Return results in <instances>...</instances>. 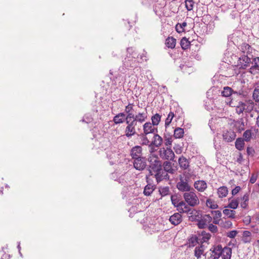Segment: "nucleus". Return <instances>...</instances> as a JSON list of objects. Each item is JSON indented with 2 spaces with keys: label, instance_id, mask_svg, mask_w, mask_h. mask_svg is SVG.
<instances>
[{
  "label": "nucleus",
  "instance_id": "obj_1",
  "mask_svg": "<svg viewBox=\"0 0 259 259\" xmlns=\"http://www.w3.org/2000/svg\"><path fill=\"white\" fill-rule=\"evenodd\" d=\"M191 182V175L184 172L182 175L180 176L179 181L177 183V188L181 192L190 191L193 189L190 184Z\"/></svg>",
  "mask_w": 259,
  "mask_h": 259
},
{
  "label": "nucleus",
  "instance_id": "obj_2",
  "mask_svg": "<svg viewBox=\"0 0 259 259\" xmlns=\"http://www.w3.org/2000/svg\"><path fill=\"white\" fill-rule=\"evenodd\" d=\"M185 201L191 207L198 206L200 204L199 199L194 189L183 194Z\"/></svg>",
  "mask_w": 259,
  "mask_h": 259
},
{
  "label": "nucleus",
  "instance_id": "obj_3",
  "mask_svg": "<svg viewBox=\"0 0 259 259\" xmlns=\"http://www.w3.org/2000/svg\"><path fill=\"white\" fill-rule=\"evenodd\" d=\"M125 123L126 126L124 130L125 136L130 138L136 134V127L138 122L134 119L132 120V118H125Z\"/></svg>",
  "mask_w": 259,
  "mask_h": 259
},
{
  "label": "nucleus",
  "instance_id": "obj_4",
  "mask_svg": "<svg viewBox=\"0 0 259 259\" xmlns=\"http://www.w3.org/2000/svg\"><path fill=\"white\" fill-rule=\"evenodd\" d=\"M142 148L140 146H135L133 147L130 151V155L135 162H143L145 157L142 153Z\"/></svg>",
  "mask_w": 259,
  "mask_h": 259
},
{
  "label": "nucleus",
  "instance_id": "obj_5",
  "mask_svg": "<svg viewBox=\"0 0 259 259\" xmlns=\"http://www.w3.org/2000/svg\"><path fill=\"white\" fill-rule=\"evenodd\" d=\"M160 155L163 159L172 160L176 162V160H174L175 154L170 148H167L166 149L164 148L161 149L160 150Z\"/></svg>",
  "mask_w": 259,
  "mask_h": 259
},
{
  "label": "nucleus",
  "instance_id": "obj_6",
  "mask_svg": "<svg viewBox=\"0 0 259 259\" xmlns=\"http://www.w3.org/2000/svg\"><path fill=\"white\" fill-rule=\"evenodd\" d=\"M239 64L240 65V68L245 69L249 66L250 63L252 62L251 59L247 55H242L239 58Z\"/></svg>",
  "mask_w": 259,
  "mask_h": 259
},
{
  "label": "nucleus",
  "instance_id": "obj_7",
  "mask_svg": "<svg viewBox=\"0 0 259 259\" xmlns=\"http://www.w3.org/2000/svg\"><path fill=\"white\" fill-rule=\"evenodd\" d=\"M150 122H146L143 125V133L146 135L157 133V128Z\"/></svg>",
  "mask_w": 259,
  "mask_h": 259
},
{
  "label": "nucleus",
  "instance_id": "obj_8",
  "mask_svg": "<svg viewBox=\"0 0 259 259\" xmlns=\"http://www.w3.org/2000/svg\"><path fill=\"white\" fill-rule=\"evenodd\" d=\"M190 206L184 201H181L177 203L175 207L177 208V210L181 213H188L190 210Z\"/></svg>",
  "mask_w": 259,
  "mask_h": 259
},
{
  "label": "nucleus",
  "instance_id": "obj_9",
  "mask_svg": "<svg viewBox=\"0 0 259 259\" xmlns=\"http://www.w3.org/2000/svg\"><path fill=\"white\" fill-rule=\"evenodd\" d=\"M222 249L223 248L221 245L213 246L210 249V251L212 252L211 256L214 259H218L221 256Z\"/></svg>",
  "mask_w": 259,
  "mask_h": 259
},
{
  "label": "nucleus",
  "instance_id": "obj_10",
  "mask_svg": "<svg viewBox=\"0 0 259 259\" xmlns=\"http://www.w3.org/2000/svg\"><path fill=\"white\" fill-rule=\"evenodd\" d=\"M207 187L206 183L203 180H198L194 183V187L200 192H204L206 189Z\"/></svg>",
  "mask_w": 259,
  "mask_h": 259
},
{
  "label": "nucleus",
  "instance_id": "obj_11",
  "mask_svg": "<svg viewBox=\"0 0 259 259\" xmlns=\"http://www.w3.org/2000/svg\"><path fill=\"white\" fill-rule=\"evenodd\" d=\"M123 66L128 69L130 67H134L137 65L135 59L133 57H127L123 61Z\"/></svg>",
  "mask_w": 259,
  "mask_h": 259
},
{
  "label": "nucleus",
  "instance_id": "obj_12",
  "mask_svg": "<svg viewBox=\"0 0 259 259\" xmlns=\"http://www.w3.org/2000/svg\"><path fill=\"white\" fill-rule=\"evenodd\" d=\"M238 48L243 53V55H250L252 53L253 50L251 46L246 42L242 43Z\"/></svg>",
  "mask_w": 259,
  "mask_h": 259
},
{
  "label": "nucleus",
  "instance_id": "obj_13",
  "mask_svg": "<svg viewBox=\"0 0 259 259\" xmlns=\"http://www.w3.org/2000/svg\"><path fill=\"white\" fill-rule=\"evenodd\" d=\"M223 137L225 141L230 142L235 140L236 134L232 130L227 131L223 134Z\"/></svg>",
  "mask_w": 259,
  "mask_h": 259
},
{
  "label": "nucleus",
  "instance_id": "obj_14",
  "mask_svg": "<svg viewBox=\"0 0 259 259\" xmlns=\"http://www.w3.org/2000/svg\"><path fill=\"white\" fill-rule=\"evenodd\" d=\"M180 213H181L180 212H177L170 216L169 220L172 224L174 225H178L181 223L182 221V215Z\"/></svg>",
  "mask_w": 259,
  "mask_h": 259
},
{
  "label": "nucleus",
  "instance_id": "obj_15",
  "mask_svg": "<svg viewBox=\"0 0 259 259\" xmlns=\"http://www.w3.org/2000/svg\"><path fill=\"white\" fill-rule=\"evenodd\" d=\"M162 166L160 163H152L149 166V172L151 175L157 173L160 170H162Z\"/></svg>",
  "mask_w": 259,
  "mask_h": 259
},
{
  "label": "nucleus",
  "instance_id": "obj_16",
  "mask_svg": "<svg viewBox=\"0 0 259 259\" xmlns=\"http://www.w3.org/2000/svg\"><path fill=\"white\" fill-rule=\"evenodd\" d=\"M132 118L135 120L138 123H142L147 119V113L146 112L139 113L135 116L134 115V117H132Z\"/></svg>",
  "mask_w": 259,
  "mask_h": 259
},
{
  "label": "nucleus",
  "instance_id": "obj_17",
  "mask_svg": "<svg viewBox=\"0 0 259 259\" xmlns=\"http://www.w3.org/2000/svg\"><path fill=\"white\" fill-rule=\"evenodd\" d=\"M125 113L120 112L113 117V121L116 124L122 123L125 120Z\"/></svg>",
  "mask_w": 259,
  "mask_h": 259
},
{
  "label": "nucleus",
  "instance_id": "obj_18",
  "mask_svg": "<svg viewBox=\"0 0 259 259\" xmlns=\"http://www.w3.org/2000/svg\"><path fill=\"white\" fill-rule=\"evenodd\" d=\"M154 134V135L153 137V139L150 143V145L154 146L156 147H158L161 145L163 139L159 135L156 134V133Z\"/></svg>",
  "mask_w": 259,
  "mask_h": 259
},
{
  "label": "nucleus",
  "instance_id": "obj_19",
  "mask_svg": "<svg viewBox=\"0 0 259 259\" xmlns=\"http://www.w3.org/2000/svg\"><path fill=\"white\" fill-rule=\"evenodd\" d=\"M252 240L251 233L249 231H244L243 232L242 240L245 243H249Z\"/></svg>",
  "mask_w": 259,
  "mask_h": 259
},
{
  "label": "nucleus",
  "instance_id": "obj_20",
  "mask_svg": "<svg viewBox=\"0 0 259 259\" xmlns=\"http://www.w3.org/2000/svg\"><path fill=\"white\" fill-rule=\"evenodd\" d=\"M232 255V249L230 247H225L222 249V259H230Z\"/></svg>",
  "mask_w": 259,
  "mask_h": 259
},
{
  "label": "nucleus",
  "instance_id": "obj_21",
  "mask_svg": "<svg viewBox=\"0 0 259 259\" xmlns=\"http://www.w3.org/2000/svg\"><path fill=\"white\" fill-rule=\"evenodd\" d=\"M252 63L254 64L250 68L249 72L251 74H254V71L259 69V57H256L252 59Z\"/></svg>",
  "mask_w": 259,
  "mask_h": 259
},
{
  "label": "nucleus",
  "instance_id": "obj_22",
  "mask_svg": "<svg viewBox=\"0 0 259 259\" xmlns=\"http://www.w3.org/2000/svg\"><path fill=\"white\" fill-rule=\"evenodd\" d=\"M165 44L167 48L174 49L176 44V39L172 36H169L166 39Z\"/></svg>",
  "mask_w": 259,
  "mask_h": 259
},
{
  "label": "nucleus",
  "instance_id": "obj_23",
  "mask_svg": "<svg viewBox=\"0 0 259 259\" xmlns=\"http://www.w3.org/2000/svg\"><path fill=\"white\" fill-rule=\"evenodd\" d=\"M245 109V112H250L252 111L254 108L255 104L254 102L251 100H249L247 101L245 103H244Z\"/></svg>",
  "mask_w": 259,
  "mask_h": 259
},
{
  "label": "nucleus",
  "instance_id": "obj_24",
  "mask_svg": "<svg viewBox=\"0 0 259 259\" xmlns=\"http://www.w3.org/2000/svg\"><path fill=\"white\" fill-rule=\"evenodd\" d=\"M134 104L129 103L128 105L125 106V112L127 113L125 118H132L134 117V114L132 113L133 110Z\"/></svg>",
  "mask_w": 259,
  "mask_h": 259
},
{
  "label": "nucleus",
  "instance_id": "obj_25",
  "mask_svg": "<svg viewBox=\"0 0 259 259\" xmlns=\"http://www.w3.org/2000/svg\"><path fill=\"white\" fill-rule=\"evenodd\" d=\"M233 93L236 94V92H234L232 88L229 87H225L224 88L223 91L221 94L223 97H230Z\"/></svg>",
  "mask_w": 259,
  "mask_h": 259
},
{
  "label": "nucleus",
  "instance_id": "obj_26",
  "mask_svg": "<svg viewBox=\"0 0 259 259\" xmlns=\"http://www.w3.org/2000/svg\"><path fill=\"white\" fill-rule=\"evenodd\" d=\"M228 190L226 187L222 186L218 189V194L220 198H224L227 196Z\"/></svg>",
  "mask_w": 259,
  "mask_h": 259
},
{
  "label": "nucleus",
  "instance_id": "obj_27",
  "mask_svg": "<svg viewBox=\"0 0 259 259\" xmlns=\"http://www.w3.org/2000/svg\"><path fill=\"white\" fill-rule=\"evenodd\" d=\"M172 163H163V167L164 169H163L164 171L168 172L170 173H173L174 171H175L176 167V166H172L171 165Z\"/></svg>",
  "mask_w": 259,
  "mask_h": 259
},
{
  "label": "nucleus",
  "instance_id": "obj_28",
  "mask_svg": "<svg viewBox=\"0 0 259 259\" xmlns=\"http://www.w3.org/2000/svg\"><path fill=\"white\" fill-rule=\"evenodd\" d=\"M204 252V248L203 245L196 247L194 250V255L199 259L201 257V255Z\"/></svg>",
  "mask_w": 259,
  "mask_h": 259
},
{
  "label": "nucleus",
  "instance_id": "obj_29",
  "mask_svg": "<svg viewBox=\"0 0 259 259\" xmlns=\"http://www.w3.org/2000/svg\"><path fill=\"white\" fill-rule=\"evenodd\" d=\"M157 182L162 181L166 176L167 174L164 170H160L157 173L154 174Z\"/></svg>",
  "mask_w": 259,
  "mask_h": 259
},
{
  "label": "nucleus",
  "instance_id": "obj_30",
  "mask_svg": "<svg viewBox=\"0 0 259 259\" xmlns=\"http://www.w3.org/2000/svg\"><path fill=\"white\" fill-rule=\"evenodd\" d=\"M184 134V130L181 127H177L174 130V136L175 138H182L183 137Z\"/></svg>",
  "mask_w": 259,
  "mask_h": 259
},
{
  "label": "nucleus",
  "instance_id": "obj_31",
  "mask_svg": "<svg viewBox=\"0 0 259 259\" xmlns=\"http://www.w3.org/2000/svg\"><path fill=\"white\" fill-rule=\"evenodd\" d=\"M206 205L208 207L212 209H216L218 207V205L217 202L214 200L210 198L206 200Z\"/></svg>",
  "mask_w": 259,
  "mask_h": 259
},
{
  "label": "nucleus",
  "instance_id": "obj_32",
  "mask_svg": "<svg viewBox=\"0 0 259 259\" xmlns=\"http://www.w3.org/2000/svg\"><path fill=\"white\" fill-rule=\"evenodd\" d=\"M147 135L144 133H141L139 135L140 139H141V144L143 145H150V141L148 139Z\"/></svg>",
  "mask_w": 259,
  "mask_h": 259
},
{
  "label": "nucleus",
  "instance_id": "obj_33",
  "mask_svg": "<svg viewBox=\"0 0 259 259\" xmlns=\"http://www.w3.org/2000/svg\"><path fill=\"white\" fill-rule=\"evenodd\" d=\"M187 213L189 214V219L192 221L197 219V218L198 217L199 212L197 210L194 209H191L190 208V212Z\"/></svg>",
  "mask_w": 259,
  "mask_h": 259
},
{
  "label": "nucleus",
  "instance_id": "obj_34",
  "mask_svg": "<svg viewBox=\"0 0 259 259\" xmlns=\"http://www.w3.org/2000/svg\"><path fill=\"white\" fill-rule=\"evenodd\" d=\"M223 212L225 215H227L229 218H235L236 211L235 210L229 209H225L223 210Z\"/></svg>",
  "mask_w": 259,
  "mask_h": 259
},
{
  "label": "nucleus",
  "instance_id": "obj_35",
  "mask_svg": "<svg viewBox=\"0 0 259 259\" xmlns=\"http://www.w3.org/2000/svg\"><path fill=\"white\" fill-rule=\"evenodd\" d=\"M244 146V140L241 138H238L235 142V147L239 150H241Z\"/></svg>",
  "mask_w": 259,
  "mask_h": 259
},
{
  "label": "nucleus",
  "instance_id": "obj_36",
  "mask_svg": "<svg viewBox=\"0 0 259 259\" xmlns=\"http://www.w3.org/2000/svg\"><path fill=\"white\" fill-rule=\"evenodd\" d=\"M187 23L186 22H184L182 23H178L176 25V27H175L176 31L179 33H180L182 32H184V30H185L184 28L187 26Z\"/></svg>",
  "mask_w": 259,
  "mask_h": 259
},
{
  "label": "nucleus",
  "instance_id": "obj_37",
  "mask_svg": "<svg viewBox=\"0 0 259 259\" xmlns=\"http://www.w3.org/2000/svg\"><path fill=\"white\" fill-rule=\"evenodd\" d=\"M190 42L185 37H183L181 40V46L183 50L187 49L190 46Z\"/></svg>",
  "mask_w": 259,
  "mask_h": 259
},
{
  "label": "nucleus",
  "instance_id": "obj_38",
  "mask_svg": "<svg viewBox=\"0 0 259 259\" xmlns=\"http://www.w3.org/2000/svg\"><path fill=\"white\" fill-rule=\"evenodd\" d=\"M220 226L225 229H229L232 227V223L229 220H222L220 223Z\"/></svg>",
  "mask_w": 259,
  "mask_h": 259
},
{
  "label": "nucleus",
  "instance_id": "obj_39",
  "mask_svg": "<svg viewBox=\"0 0 259 259\" xmlns=\"http://www.w3.org/2000/svg\"><path fill=\"white\" fill-rule=\"evenodd\" d=\"M160 119L161 116L159 114L156 113L151 117L152 123L153 125H157L159 124Z\"/></svg>",
  "mask_w": 259,
  "mask_h": 259
},
{
  "label": "nucleus",
  "instance_id": "obj_40",
  "mask_svg": "<svg viewBox=\"0 0 259 259\" xmlns=\"http://www.w3.org/2000/svg\"><path fill=\"white\" fill-rule=\"evenodd\" d=\"M245 104L244 102H239L238 103V105L236 106V112L238 114H241L243 112V111L245 112V109L244 107Z\"/></svg>",
  "mask_w": 259,
  "mask_h": 259
},
{
  "label": "nucleus",
  "instance_id": "obj_41",
  "mask_svg": "<svg viewBox=\"0 0 259 259\" xmlns=\"http://www.w3.org/2000/svg\"><path fill=\"white\" fill-rule=\"evenodd\" d=\"M185 7L187 9V10L189 11H191L193 10L194 5V2L193 0H186L185 1Z\"/></svg>",
  "mask_w": 259,
  "mask_h": 259
},
{
  "label": "nucleus",
  "instance_id": "obj_42",
  "mask_svg": "<svg viewBox=\"0 0 259 259\" xmlns=\"http://www.w3.org/2000/svg\"><path fill=\"white\" fill-rule=\"evenodd\" d=\"M201 235L202 236L201 241L202 243L207 242L211 237V235L204 231H202Z\"/></svg>",
  "mask_w": 259,
  "mask_h": 259
},
{
  "label": "nucleus",
  "instance_id": "obj_43",
  "mask_svg": "<svg viewBox=\"0 0 259 259\" xmlns=\"http://www.w3.org/2000/svg\"><path fill=\"white\" fill-rule=\"evenodd\" d=\"M243 139L246 141H249L252 137V132L250 130H247L243 133Z\"/></svg>",
  "mask_w": 259,
  "mask_h": 259
},
{
  "label": "nucleus",
  "instance_id": "obj_44",
  "mask_svg": "<svg viewBox=\"0 0 259 259\" xmlns=\"http://www.w3.org/2000/svg\"><path fill=\"white\" fill-rule=\"evenodd\" d=\"M238 204L239 201L237 199H233L230 202L227 207L234 209L237 208Z\"/></svg>",
  "mask_w": 259,
  "mask_h": 259
},
{
  "label": "nucleus",
  "instance_id": "obj_45",
  "mask_svg": "<svg viewBox=\"0 0 259 259\" xmlns=\"http://www.w3.org/2000/svg\"><path fill=\"white\" fill-rule=\"evenodd\" d=\"M253 99L256 101H259V85L256 87L252 94Z\"/></svg>",
  "mask_w": 259,
  "mask_h": 259
},
{
  "label": "nucleus",
  "instance_id": "obj_46",
  "mask_svg": "<svg viewBox=\"0 0 259 259\" xmlns=\"http://www.w3.org/2000/svg\"><path fill=\"white\" fill-rule=\"evenodd\" d=\"M174 116H175V114H174V112H170L165 120V126L166 128L171 123L172 119Z\"/></svg>",
  "mask_w": 259,
  "mask_h": 259
},
{
  "label": "nucleus",
  "instance_id": "obj_47",
  "mask_svg": "<svg viewBox=\"0 0 259 259\" xmlns=\"http://www.w3.org/2000/svg\"><path fill=\"white\" fill-rule=\"evenodd\" d=\"M153 190V186L148 185L145 187L144 193L145 195L149 196L152 193Z\"/></svg>",
  "mask_w": 259,
  "mask_h": 259
},
{
  "label": "nucleus",
  "instance_id": "obj_48",
  "mask_svg": "<svg viewBox=\"0 0 259 259\" xmlns=\"http://www.w3.org/2000/svg\"><path fill=\"white\" fill-rule=\"evenodd\" d=\"M172 142V137L171 136L169 137H164V144L165 146L168 147V148H171V144Z\"/></svg>",
  "mask_w": 259,
  "mask_h": 259
},
{
  "label": "nucleus",
  "instance_id": "obj_49",
  "mask_svg": "<svg viewBox=\"0 0 259 259\" xmlns=\"http://www.w3.org/2000/svg\"><path fill=\"white\" fill-rule=\"evenodd\" d=\"M243 201L241 203V207L243 208H246L248 205V196L247 195H244L242 198Z\"/></svg>",
  "mask_w": 259,
  "mask_h": 259
},
{
  "label": "nucleus",
  "instance_id": "obj_50",
  "mask_svg": "<svg viewBox=\"0 0 259 259\" xmlns=\"http://www.w3.org/2000/svg\"><path fill=\"white\" fill-rule=\"evenodd\" d=\"M135 168L138 170H143L146 167V163H133Z\"/></svg>",
  "mask_w": 259,
  "mask_h": 259
},
{
  "label": "nucleus",
  "instance_id": "obj_51",
  "mask_svg": "<svg viewBox=\"0 0 259 259\" xmlns=\"http://www.w3.org/2000/svg\"><path fill=\"white\" fill-rule=\"evenodd\" d=\"M160 194L162 196H166L167 195L169 191V188L168 187H165L163 188H160L159 190Z\"/></svg>",
  "mask_w": 259,
  "mask_h": 259
},
{
  "label": "nucleus",
  "instance_id": "obj_52",
  "mask_svg": "<svg viewBox=\"0 0 259 259\" xmlns=\"http://www.w3.org/2000/svg\"><path fill=\"white\" fill-rule=\"evenodd\" d=\"M202 219L203 220V221L205 222L207 224H210V223L212 221V218L211 216L210 215V214H205L203 216Z\"/></svg>",
  "mask_w": 259,
  "mask_h": 259
},
{
  "label": "nucleus",
  "instance_id": "obj_53",
  "mask_svg": "<svg viewBox=\"0 0 259 259\" xmlns=\"http://www.w3.org/2000/svg\"><path fill=\"white\" fill-rule=\"evenodd\" d=\"M208 229L212 233H216L218 231V229L217 226L212 224H209L208 226Z\"/></svg>",
  "mask_w": 259,
  "mask_h": 259
},
{
  "label": "nucleus",
  "instance_id": "obj_54",
  "mask_svg": "<svg viewBox=\"0 0 259 259\" xmlns=\"http://www.w3.org/2000/svg\"><path fill=\"white\" fill-rule=\"evenodd\" d=\"M211 213L213 215L212 218L221 219L222 217V213L220 210H212Z\"/></svg>",
  "mask_w": 259,
  "mask_h": 259
},
{
  "label": "nucleus",
  "instance_id": "obj_55",
  "mask_svg": "<svg viewBox=\"0 0 259 259\" xmlns=\"http://www.w3.org/2000/svg\"><path fill=\"white\" fill-rule=\"evenodd\" d=\"M198 242L197 238L196 236L192 237L189 239L190 246H194Z\"/></svg>",
  "mask_w": 259,
  "mask_h": 259
},
{
  "label": "nucleus",
  "instance_id": "obj_56",
  "mask_svg": "<svg viewBox=\"0 0 259 259\" xmlns=\"http://www.w3.org/2000/svg\"><path fill=\"white\" fill-rule=\"evenodd\" d=\"M207 224L203 221V220L201 219L200 220H199L198 222V226L200 229H203L205 228Z\"/></svg>",
  "mask_w": 259,
  "mask_h": 259
},
{
  "label": "nucleus",
  "instance_id": "obj_57",
  "mask_svg": "<svg viewBox=\"0 0 259 259\" xmlns=\"http://www.w3.org/2000/svg\"><path fill=\"white\" fill-rule=\"evenodd\" d=\"M237 231L233 230L228 233L227 236L230 238H234L237 234Z\"/></svg>",
  "mask_w": 259,
  "mask_h": 259
},
{
  "label": "nucleus",
  "instance_id": "obj_58",
  "mask_svg": "<svg viewBox=\"0 0 259 259\" xmlns=\"http://www.w3.org/2000/svg\"><path fill=\"white\" fill-rule=\"evenodd\" d=\"M246 152L247 154L251 156H253L255 153V151L252 147H247Z\"/></svg>",
  "mask_w": 259,
  "mask_h": 259
},
{
  "label": "nucleus",
  "instance_id": "obj_59",
  "mask_svg": "<svg viewBox=\"0 0 259 259\" xmlns=\"http://www.w3.org/2000/svg\"><path fill=\"white\" fill-rule=\"evenodd\" d=\"M240 190V187L239 186H236L234 189H233L232 191V194L233 195H235L237 194L239 191Z\"/></svg>",
  "mask_w": 259,
  "mask_h": 259
},
{
  "label": "nucleus",
  "instance_id": "obj_60",
  "mask_svg": "<svg viewBox=\"0 0 259 259\" xmlns=\"http://www.w3.org/2000/svg\"><path fill=\"white\" fill-rule=\"evenodd\" d=\"M257 175H255V174H252L250 179V182L251 183V184H253L256 181V179H257Z\"/></svg>",
  "mask_w": 259,
  "mask_h": 259
},
{
  "label": "nucleus",
  "instance_id": "obj_61",
  "mask_svg": "<svg viewBox=\"0 0 259 259\" xmlns=\"http://www.w3.org/2000/svg\"><path fill=\"white\" fill-rule=\"evenodd\" d=\"M180 166L184 169H187L189 167V163H179Z\"/></svg>",
  "mask_w": 259,
  "mask_h": 259
},
{
  "label": "nucleus",
  "instance_id": "obj_62",
  "mask_svg": "<svg viewBox=\"0 0 259 259\" xmlns=\"http://www.w3.org/2000/svg\"><path fill=\"white\" fill-rule=\"evenodd\" d=\"M213 219V223L214 224H218L220 226V223L221 222V219H217V218H212Z\"/></svg>",
  "mask_w": 259,
  "mask_h": 259
},
{
  "label": "nucleus",
  "instance_id": "obj_63",
  "mask_svg": "<svg viewBox=\"0 0 259 259\" xmlns=\"http://www.w3.org/2000/svg\"><path fill=\"white\" fill-rule=\"evenodd\" d=\"M187 159L183 156H181L178 158V162H186Z\"/></svg>",
  "mask_w": 259,
  "mask_h": 259
},
{
  "label": "nucleus",
  "instance_id": "obj_64",
  "mask_svg": "<svg viewBox=\"0 0 259 259\" xmlns=\"http://www.w3.org/2000/svg\"><path fill=\"white\" fill-rule=\"evenodd\" d=\"M256 125L259 127V113L256 118Z\"/></svg>",
  "mask_w": 259,
  "mask_h": 259
}]
</instances>
